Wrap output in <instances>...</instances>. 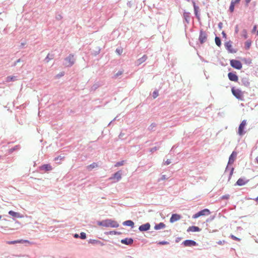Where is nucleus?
Masks as SVG:
<instances>
[{
	"instance_id": "1",
	"label": "nucleus",
	"mask_w": 258,
	"mask_h": 258,
	"mask_svg": "<svg viewBox=\"0 0 258 258\" xmlns=\"http://www.w3.org/2000/svg\"><path fill=\"white\" fill-rule=\"evenodd\" d=\"M98 225L106 227H110L113 228H116L119 226V224L116 221L111 219H106L105 220H103L101 222H100L98 223Z\"/></svg>"
},
{
	"instance_id": "2",
	"label": "nucleus",
	"mask_w": 258,
	"mask_h": 258,
	"mask_svg": "<svg viewBox=\"0 0 258 258\" xmlns=\"http://www.w3.org/2000/svg\"><path fill=\"white\" fill-rule=\"evenodd\" d=\"M76 58L74 54H70L64 59L63 65L66 67H71L74 64Z\"/></svg>"
},
{
	"instance_id": "3",
	"label": "nucleus",
	"mask_w": 258,
	"mask_h": 258,
	"mask_svg": "<svg viewBox=\"0 0 258 258\" xmlns=\"http://www.w3.org/2000/svg\"><path fill=\"white\" fill-rule=\"evenodd\" d=\"M232 94L238 100H243V93L239 89H236L235 87H232L231 89Z\"/></svg>"
},
{
	"instance_id": "4",
	"label": "nucleus",
	"mask_w": 258,
	"mask_h": 258,
	"mask_svg": "<svg viewBox=\"0 0 258 258\" xmlns=\"http://www.w3.org/2000/svg\"><path fill=\"white\" fill-rule=\"evenodd\" d=\"M211 214L210 210L208 209H205L192 216V218L196 219L202 216H208Z\"/></svg>"
},
{
	"instance_id": "5",
	"label": "nucleus",
	"mask_w": 258,
	"mask_h": 258,
	"mask_svg": "<svg viewBox=\"0 0 258 258\" xmlns=\"http://www.w3.org/2000/svg\"><path fill=\"white\" fill-rule=\"evenodd\" d=\"M230 63L232 67L237 70H240L242 67L241 62L238 60L231 59L230 60Z\"/></svg>"
},
{
	"instance_id": "6",
	"label": "nucleus",
	"mask_w": 258,
	"mask_h": 258,
	"mask_svg": "<svg viewBox=\"0 0 258 258\" xmlns=\"http://www.w3.org/2000/svg\"><path fill=\"white\" fill-rule=\"evenodd\" d=\"M207 34L203 29H201L200 32V35L199 40L201 44H203L207 40Z\"/></svg>"
},
{
	"instance_id": "7",
	"label": "nucleus",
	"mask_w": 258,
	"mask_h": 258,
	"mask_svg": "<svg viewBox=\"0 0 258 258\" xmlns=\"http://www.w3.org/2000/svg\"><path fill=\"white\" fill-rule=\"evenodd\" d=\"M246 124V120H243L241 123L240 124L239 127H238V134L239 136H243L246 133L245 131H244V128L245 127V126Z\"/></svg>"
},
{
	"instance_id": "8",
	"label": "nucleus",
	"mask_w": 258,
	"mask_h": 258,
	"mask_svg": "<svg viewBox=\"0 0 258 258\" xmlns=\"http://www.w3.org/2000/svg\"><path fill=\"white\" fill-rule=\"evenodd\" d=\"M190 13L189 12H186L184 11L183 14V23L184 24V26L186 27L187 24H188L190 22Z\"/></svg>"
},
{
	"instance_id": "9",
	"label": "nucleus",
	"mask_w": 258,
	"mask_h": 258,
	"mask_svg": "<svg viewBox=\"0 0 258 258\" xmlns=\"http://www.w3.org/2000/svg\"><path fill=\"white\" fill-rule=\"evenodd\" d=\"M121 178V173L120 171H118L114 173L112 177L109 178V180H113V182L119 181Z\"/></svg>"
},
{
	"instance_id": "10",
	"label": "nucleus",
	"mask_w": 258,
	"mask_h": 258,
	"mask_svg": "<svg viewBox=\"0 0 258 258\" xmlns=\"http://www.w3.org/2000/svg\"><path fill=\"white\" fill-rule=\"evenodd\" d=\"M225 46L230 53H235L236 51L232 48V42L229 41L225 43Z\"/></svg>"
},
{
	"instance_id": "11",
	"label": "nucleus",
	"mask_w": 258,
	"mask_h": 258,
	"mask_svg": "<svg viewBox=\"0 0 258 258\" xmlns=\"http://www.w3.org/2000/svg\"><path fill=\"white\" fill-rule=\"evenodd\" d=\"M192 3L193 4L194 9V13L196 16V17L198 19L200 20V15L199 14V11L200 9L199 7L197 6H196V3L194 1H192Z\"/></svg>"
},
{
	"instance_id": "12",
	"label": "nucleus",
	"mask_w": 258,
	"mask_h": 258,
	"mask_svg": "<svg viewBox=\"0 0 258 258\" xmlns=\"http://www.w3.org/2000/svg\"><path fill=\"white\" fill-rule=\"evenodd\" d=\"M228 77L230 81L237 82L238 80V76L235 73L230 72L228 74Z\"/></svg>"
},
{
	"instance_id": "13",
	"label": "nucleus",
	"mask_w": 258,
	"mask_h": 258,
	"mask_svg": "<svg viewBox=\"0 0 258 258\" xmlns=\"http://www.w3.org/2000/svg\"><path fill=\"white\" fill-rule=\"evenodd\" d=\"M181 217L180 215L177 214H172L171 217L170 219V222L171 223H173L175 221H177L181 219Z\"/></svg>"
},
{
	"instance_id": "14",
	"label": "nucleus",
	"mask_w": 258,
	"mask_h": 258,
	"mask_svg": "<svg viewBox=\"0 0 258 258\" xmlns=\"http://www.w3.org/2000/svg\"><path fill=\"white\" fill-rule=\"evenodd\" d=\"M183 244L185 246H191L197 245V243L192 240H186L183 242Z\"/></svg>"
},
{
	"instance_id": "15",
	"label": "nucleus",
	"mask_w": 258,
	"mask_h": 258,
	"mask_svg": "<svg viewBox=\"0 0 258 258\" xmlns=\"http://www.w3.org/2000/svg\"><path fill=\"white\" fill-rule=\"evenodd\" d=\"M150 228V224L149 223L143 224L139 227V230L141 231H145L149 230Z\"/></svg>"
},
{
	"instance_id": "16",
	"label": "nucleus",
	"mask_w": 258,
	"mask_h": 258,
	"mask_svg": "<svg viewBox=\"0 0 258 258\" xmlns=\"http://www.w3.org/2000/svg\"><path fill=\"white\" fill-rule=\"evenodd\" d=\"M201 231V229L195 226H190L187 229V232H199Z\"/></svg>"
},
{
	"instance_id": "17",
	"label": "nucleus",
	"mask_w": 258,
	"mask_h": 258,
	"mask_svg": "<svg viewBox=\"0 0 258 258\" xmlns=\"http://www.w3.org/2000/svg\"><path fill=\"white\" fill-rule=\"evenodd\" d=\"M241 84L245 87H248L250 85L249 80L247 78H243L241 80Z\"/></svg>"
},
{
	"instance_id": "18",
	"label": "nucleus",
	"mask_w": 258,
	"mask_h": 258,
	"mask_svg": "<svg viewBox=\"0 0 258 258\" xmlns=\"http://www.w3.org/2000/svg\"><path fill=\"white\" fill-rule=\"evenodd\" d=\"M121 242L126 245H130L133 243V240L132 238H125L122 239Z\"/></svg>"
},
{
	"instance_id": "19",
	"label": "nucleus",
	"mask_w": 258,
	"mask_h": 258,
	"mask_svg": "<svg viewBox=\"0 0 258 258\" xmlns=\"http://www.w3.org/2000/svg\"><path fill=\"white\" fill-rule=\"evenodd\" d=\"M147 59V56L146 55H144L142 57L139 58L136 62V63L138 66L141 64L144 61L146 60Z\"/></svg>"
},
{
	"instance_id": "20",
	"label": "nucleus",
	"mask_w": 258,
	"mask_h": 258,
	"mask_svg": "<svg viewBox=\"0 0 258 258\" xmlns=\"http://www.w3.org/2000/svg\"><path fill=\"white\" fill-rule=\"evenodd\" d=\"M9 214L12 216L13 217L17 218H21L22 217V216H21L20 213L15 212L13 211H10L9 212Z\"/></svg>"
},
{
	"instance_id": "21",
	"label": "nucleus",
	"mask_w": 258,
	"mask_h": 258,
	"mask_svg": "<svg viewBox=\"0 0 258 258\" xmlns=\"http://www.w3.org/2000/svg\"><path fill=\"white\" fill-rule=\"evenodd\" d=\"M165 227V224L162 222H161L158 224H156L155 226H154V229L155 230H159V229H163Z\"/></svg>"
},
{
	"instance_id": "22",
	"label": "nucleus",
	"mask_w": 258,
	"mask_h": 258,
	"mask_svg": "<svg viewBox=\"0 0 258 258\" xmlns=\"http://www.w3.org/2000/svg\"><path fill=\"white\" fill-rule=\"evenodd\" d=\"M156 144L157 145L156 146L150 149V152L151 153H154L160 148V144L158 143H156Z\"/></svg>"
},
{
	"instance_id": "23",
	"label": "nucleus",
	"mask_w": 258,
	"mask_h": 258,
	"mask_svg": "<svg viewBox=\"0 0 258 258\" xmlns=\"http://www.w3.org/2000/svg\"><path fill=\"white\" fill-rule=\"evenodd\" d=\"M237 156V153L233 151L229 158L228 161H234Z\"/></svg>"
},
{
	"instance_id": "24",
	"label": "nucleus",
	"mask_w": 258,
	"mask_h": 258,
	"mask_svg": "<svg viewBox=\"0 0 258 258\" xmlns=\"http://www.w3.org/2000/svg\"><path fill=\"white\" fill-rule=\"evenodd\" d=\"M123 225H125V226H131V227H133L134 225V223L131 220H127V221H124L123 223Z\"/></svg>"
},
{
	"instance_id": "25",
	"label": "nucleus",
	"mask_w": 258,
	"mask_h": 258,
	"mask_svg": "<svg viewBox=\"0 0 258 258\" xmlns=\"http://www.w3.org/2000/svg\"><path fill=\"white\" fill-rule=\"evenodd\" d=\"M16 80H17L16 76H8L6 78V82H7L15 81Z\"/></svg>"
},
{
	"instance_id": "26",
	"label": "nucleus",
	"mask_w": 258,
	"mask_h": 258,
	"mask_svg": "<svg viewBox=\"0 0 258 258\" xmlns=\"http://www.w3.org/2000/svg\"><path fill=\"white\" fill-rule=\"evenodd\" d=\"M237 185L242 186L246 183V182L242 178H239L236 182Z\"/></svg>"
},
{
	"instance_id": "27",
	"label": "nucleus",
	"mask_w": 258,
	"mask_h": 258,
	"mask_svg": "<svg viewBox=\"0 0 258 258\" xmlns=\"http://www.w3.org/2000/svg\"><path fill=\"white\" fill-rule=\"evenodd\" d=\"M251 42L250 40H247L245 42V48L246 49H248L250 46H251Z\"/></svg>"
},
{
	"instance_id": "28",
	"label": "nucleus",
	"mask_w": 258,
	"mask_h": 258,
	"mask_svg": "<svg viewBox=\"0 0 258 258\" xmlns=\"http://www.w3.org/2000/svg\"><path fill=\"white\" fill-rule=\"evenodd\" d=\"M23 242H28L27 240H15V241H9L8 243L9 244H15V243H22Z\"/></svg>"
},
{
	"instance_id": "29",
	"label": "nucleus",
	"mask_w": 258,
	"mask_h": 258,
	"mask_svg": "<svg viewBox=\"0 0 258 258\" xmlns=\"http://www.w3.org/2000/svg\"><path fill=\"white\" fill-rule=\"evenodd\" d=\"M215 43L217 45L220 46L221 45V39L219 37L216 36L215 39Z\"/></svg>"
},
{
	"instance_id": "30",
	"label": "nucleus",
	"mask_w": 258,
	"mask_h": 258,
	"mask_svg": "<svg viewBox=\"0 0 258 258\" xmlns=\"http://www.w3.org/2000/svg\"><path fill=\"white\" fill-rule=\"evenodd\" d=\"M90 242L94 244H100L101 245H103V244L101 241L97 240H92Z\"/></svg>"
},
{
	"instance_id": "31",
	"label": "nucleus",
	"mask_w": 258,
	"mask_h": 258,
	"mask_svg": "<svg viewBox=\"0 0 258 258\" xmlns=\"http://www.w3.org/2000/svg\"><path fill=\"white\" fill-rule=\"evenodd\" d=\"M157 124L155 123H152L149 127L148 130L151 131H154V128L156 127Z\"/></svg>"
},
{
	"instance_id": "32",
	"label": "nucleus",
	"mask_w": 258,
	"mask_h": 258,
	"mask_svg": "<svg viewBox=\"0 0 258 258\" xmlns=\"http://www.w3.org/2000/svg\"><path fill=\"white\" fill-rule=\"evenodd\" d=\"M241 36L244 38V39L247 38V31L246 29H243L241 32Z\"/></svg>"
},
{
	"instance_id": "33",
	"label": "nucleus",
	"mask_w": 258,
	"mask_h": 258,
	"mask_svg": "<svg viewBox=\"0 0 258 258\" xmlns=\"http://www.w3.org/2000/svg\"><path fill=\"white\" fill-rule=\"evenodd\" d=\"M97 166H98L97 164L95 162H94L93 164H92L90 165H89V166H88L87 168L89 170H91L93 168L97 167Z\"/></svg>"
},
{
	"instance_id": "34",
	"label": "nucleus",
	"mask_w": 258,
	"mask_h": 258,
	"mask_svg": "<svg viewBox=\"0 0 258 258\" xmlns=\"http://www.w3.org/2000/svg\"><path fill=\"white\" fill-rule=\"evenodd\" d=\"M20 149V145H16L13 148H12L10 149V152H13L14 151L19 150Z\"/></svg>"
},
{
	"instance_id": "35",
	"label": "nucleus",
	"mask_w": 258,
	"mask_h": 258,
	"mask_svg": "<svg viewBox=\"0 0 258 258\" xmlns=\"http://www.w3.org/2000/svg\"><path fill=\"white\" fill-rule=\"evenodd\" d=\"M64 156H63V154H61L59 156H58L57 157H55V158H54L55 160H64Z\"/></svg>"
},
{
	"instance_id": "36",
	"label": "nucleus",
	"mask_w": 258,
	"mask_h": 258,
	"mask_svg": "<svg viewBox=\"0 0 258 258\" xmlns=\"http://www.w3.org/2000/svg\"><path fill=\"white\" fill-rule=\"evenodd\" d=\"M235 5L233 2H231L230 6L229 7V11L230 12H233L234 9Z\"/></svg>"
},
{
	"instance_id": "37",
	"label": "nucleus",
	"mask_w": 258,
	"mask_h": 258,
	"mask_svg": "<svg viewBox=\"0 0 258 258\" xmlns=\"http://www.w3.org/2000/svg\"><path fill=\"white\" fill-rule=\"evenodd\" d=\"M115 52L119 55H120L123 52V49L122 48H116Z\"/></svg>"
},
{
	"instance_id": "38",
	"label": "nucleus",
	"mask_w": 258,
	"mask_h": 258,
	"mask_svg": "<svg viewBox=\"0 0 258 258\" xmlns=\"http://www.w3.org/2000/svg\"><path fill=\"white\" fill-rule=\"evenodd\" d=\"M153 97L155 99L158 96V91L157 90H155L153 92Z\"/></svg>"
},
{
	"instance_id": "39",
	"label": "nucleus",
	"mask_w": 258,
	"mask_h": 258,
	"mask_svg": "<svg viewBox=\"0 0 258 258\" xmlns=\"http://www.w3.org/2000/svg\"><path fill=\"white\" fill-rule=\"evenodd\" d=\"M123 73V71H118L114 76V78H116L117 77H118V76L121 75Z\"/></svg>"
},
{
	"instance_id": "40",
	"label": "nucleus",
	"mask_w": 258,
	"mask_h": 258,
	"mask_svg": "<svg viewBox=\"0 0 258 258\" xmlns=\"http://www.w3.org/2000/svg\"><path fill=\"white\" fill-rule=\"evenodd\" d=\"M80 238L82 239H85L86 238V233L84 232H81L80 233Z\"/></svg>"
},
{
	"instance_id": "41",
	"label": "nucleus",
	"mask_w": 258,
	"mask_h": 258,
	"mask_svg": "<svg viewBox=\"0 0 258 258\" xmlns=\"http://www.w3.org/2000/svg\"><path fill=\"white\" fill-rule=\"evenodd\" d=\"M158 244L160 245H166L168 244L169 242L166 241H160L158 243Z\"/></svg>"
},
{
	"instance_id": "42",
	"label": "nucleus",
	"mask_w": 258,
	"mask_h": 258,
	"mask_svg": "<svg viewBox=\"0 0 258 258\" xmlns=\"http://www.w3.org/2000/svg\"><path fill=\"white\" fill-rule=\"evenodd\" d=\"M231 237L232 238V239L234 240H236V241H240V239L236 237V236L233 235H231Z\"/></svg>"
},
{
	"instance_id": "43",
	"label": "nucleus",
	"mask_w": 258,
	"mask_h": 258,
	"mask_svg": "<svg viewBox=\"0 0 258 258\" xmlns=\"http://www.w3.org/2000/svg\"><path fill=\"white\" fill-rule=\"evenodd\" d=\"M64 74V72H60V73H59L58 74H57L56 75V77L59 78L62 76H63Z\"/></svg>"
},
{
	"instance_id": "44",
	"label": "nucleus",
	"mask_w": 258,
	"mask_h": 258,
	"mask_svg": "<svg viewBox=\"0 0 258 258\" xmlns=\"http://www.w3.org/2000/svg\"><path fill=\"white\" fill-rule=\"evenodd\" d=\"M239 31L238 26L237 25L235 27V33L237 34Z\"/></svg>"
},
{
	"instance_id": "45",
	"label": "nucleus",
	"mask_w": 258,
	"mask_h": 258,
	"mask_svg": "<svg viewBox=\"0 0 258 258\" xmlns=\"http://www.w3.org/2000/svg\"><path fill=\"white\" fill-rule=\"evenodd\" d=\"M62 18V17L60 15L58 14L56 16V19L58 20H60Z\"/></svg>"
},
{
	"instance_id": "46",
	"label": "nucleus",
	"mask_w": 258,
	"mask_h": 258,
	"mask_svg": "<svg viewBox=\"0 0 258 258\" xmlns=\"http://www.w3.org/2000/svg\"><path fill=\"white\" fill-rule=\"evenodd\" d=\"M241 0H232L231 2H233L234 4H238L240 2Z\"/></svg>"
},
{
	"instance_id": "47",
	"label": "nucleus",
	"mask_w": 258,
	"mask_h": 258,
	"mask_svg": "<svg viewBox=\"0 0 258 258\" xmlns=\"http://www.w3.org/2000/svg\"><path fill=\"white\" fill-rule=\"evenodd\" d=\"M117 116L115 117V118H114L112 121H111L109 123V124H108V126H110V125L112 123V122H113L114 121H115V120H116V119H117Z\"/></svg>"
},
{
	"instance_id": "48",
	"label": "nucleus",
	"mask_w": 258,
	"mask_h": 258,
	"mask_svg": "<svg viewBox=\"0 0 258 258\" xmlns=\"http://www.w3.org/2000/svg\"><path fill=\"white\" fill-rule=\"evenodd\" d=\"M223 27V23L222 22H220L218 23V27L220 29H221Z\"/></svg>"
},
{
	"instance_id": "49",
	"label": "nucleus",
	"mask_w": 258,
	"mask_h": 258,
	"mask_svg": "<svg viewBox=\"0 0 258 258\" xmlns=\"http://www.w3.org/2000/svg\"><path fill=\"white\" fill-rule=\"evenodd\" d=\"M229 198V195H225L222 197L223 199H228Z\"/></svg>"
},
{
	"instance_id": "50",
	"label": "nucleus",
	"mask_w": 258,
	"mask_h": 258,
	"mask_svg": "<svg viewBox=\"0 0 258 258\" xmlns=\"http://www.w3.org/2000/svg\"><path fill=\"white\" fill-rule=\"evenodd\" d=\"M222 36H223V37L224 38H226V33H225V32H224V31H223V32H222Z\"/></svg>"
},
{
	"instance_id": "51",
	"label": "nucleus",
	"mask_w": 258,
	"mask_h": 258,
	"mask_svg": "<svg viewBox=\"0 0 258 258\" xmlns=\"http://www.w3.org/2000/svg\"><path fill=\"white\" fill-rule=\"evenodd\" d=\"M256 28H257V26L256 25H254L252 29V32L255 31L256 30Z\"/></svg>"
},
{
	"instance_id": "52",
	"label": "nucleus",
	"mask_w": 258,
	"mask_h": 258,
	"mask_svg": "<svg viewBox=\"0 0 258 258\" xmlns=\"http://www.w3.org/2000/svg\"><path fill=\"white\" fill-rule=\"evenodd\" d=\"M224 242V241H218L217 243L218 244H220V245H221Z\"/></svg>"
},
{
	"instance_id": "53",
	"label": "nucleus",
	"mask_w": 258,
	"mask_h": 258,
	"mask_svg": "<svg viewBox=\"0 0 258 258\" xmlns=\"http://www.w3.org/2000/svg\"><path fill=\"white\" fill-rule=\"evenodd\" d=\"M166 179V176H165V175H162V177H161V180H164V179Z\"/></svg>"
},
{
	"instance_id": "54",
	"label": "nucleus",
	"mask_w": 258,
	"mask_h": 258,
	"mask_svg": "<svg viewBox=\"0 0 258 258\" xmlns=\"http://www.w3.org/2000/svg\"><path fill=\"white\" fill-rule=\"evenodd\" d=\"M251 1V0H245V3H246V5H248Z\"/></svg>"
},
{
	"instance_id": "55",
	"label": "nucleus",
	"mask_w": 258,
	"mask_h": 258,
	"mask_svg": "<svg viewBox=\"0 0 258 258\" xmlns=\"http://www.w3.org/2000/svg\"><path fill=\"white\" fill-rule=\"evenodd\" d=\"M74 237L75 238H78L79 237V235L78 234H75V235H74Z\"/></svg>"
},
{
	"instance_id": "56",
	"label": "nucleus",
	"mask_w": 258,
	"mask_h": 258,
	"mask_svg": "<svg viewBox=\"0 0 258 258\" xmlns=\"http://www.w3.org/2000/svg\"><path fill=\"white\" fill-rule=\"evenodd\" d=\"M20 61V59H18V60L16 61V62H15V65H16V63H17V62H19Z\"/></svg>"
},
{
	"instance_id": "57",
	"label": "nucleus",
	"mask_w": 258,
	"mask_h": 258,
	"mask_svg": "<svg viewBox=\"0 0 258 258\" xmlns=\"http://www.w3.org/2000/svg\"><path fill=\"white\" fill-rule=\"evenodd\" d=\"M47 167H48L47 165H44V168L46 169V170H47Z\"/></svg>"
},
{
	"instance_id": "58",
	"label": "nucleus",
	"mask_w": 258,
	"mask_h": 258,
	"mask_svg": "<svg viewBox=\"0 0 258 258\" xmlns=\"http://www.w3.org/2000/svg\"><path fill=\"white\" fill-rule=\"evenodd\" d=\"M254 200H255L257 203H258V197H256V198L254 199Z\"/></svg>"
},
{
	"instance_id": "59",
	"label": "nucleus",
	"mask_w": 258,
	"mask_h": 258,
	"mask_svg": "<svg viewBox=\"0 0 258 258\" xmlns=\"http://www.w3.org/2000/svg\"><path fill=\"white\" fill-rule=\"evenodd\" d=\"M25 44H26V43H25V42H22V43H21V45H22V46H24V45H25Z\"/></svg>"
},
{
	"instance_id": "60",
	"label": "nucleus",
	"mask_w": 258,
	"mask_h": 258,
	"mask_svg": "<svg viewBox=\"0 0 258 258\" xmlns=\"http://www.w3.org/2000/svg\"><path fill=\"white\" fill-rule=\"evenodd\" d=\"M48 58V54L46 55L45 59L47 60Z\"/></svg>"
},
{
	"instance_id": "61",
	"label": "nucleus",
	"mask_w": 258,
	"mask_h": 258,
	"mask_svg": "<svg viewBox=\"0 0 258 258\" xmlns=\"http://www.w3.org/2000/svg\"><path fill=\"white\" fill-rule=\"evenodd\" d=\"M123 165V164H122V163H119L118 164V165H117V166H121V165Z\"/></svg>"
},
{
	"instance_id": "62",
	"label": "nucleus",
	"mask_w": 258,
	"mask_h": 258,
	"mask_svg": "<svg viewBox=\"0 0 258 258\" xmlns=\"http://www.w3.org/2000/svg\"><path fill=\"white\" fill-rule=\"evenodd\" d=\"M233 170V168L232 169V170L231 171V172H230V174H232Z\"/></svg>"
},
{
	"instance_id": "63",
	"label": "nucleus",
	"mask_w": 258,
	"mask_h": 258,
	"mask_svg": "<svg viewBox=\"0 0 258 258\" xmlns=\"http://www.w3.org/2000/svg\"><path fill=\"white\" fill-rule=\"evenodd\" d=\"M255 161H258V156L256 158Z\"/></svg>"
},
{
	"instance_id": "64",
	"label": "nucleus",
	"mask_w": 258,
	"mask_h": 258,
	"mask_svg": "<svg viewBox=\"0 0 258 258\" xmlns=\"http://www.w3.org/2000/svg\"><path fill=\"white\" fill-rule=\"evenodd\" d=\"M0 160H3V159L2 156H0Z\"/></svg>"
}]
</instances>
